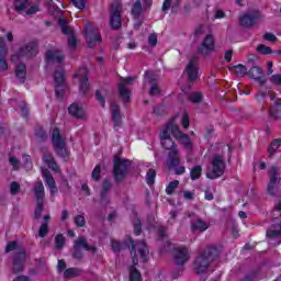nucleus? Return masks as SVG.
<instances>
[{
	"label": "nucleus",
	"instance_id": "37998d69",
	"mask_svg": "<svg viewBox=\"0 0 281 281\" xmlns=\"http://www.w3.org/2000/svg\"><path fill=\"white\" fill-rule=\"evenodd\" d=\"M190 102L193 104H201L203 102V93L201 92H193L189 95Z\"/></svg>",
	"mask_w": 281,
	"mask_h": 281
},
{
	"label": "nucleus",
	"instance_id": "6e6d98bb",
	"mask_svg": "<svg viewBox=\"0 0 281 281\" xmlns=\"http://www.w3.org/2000/svg\"><path fill=\"white\" fill-rule=\"evenodd\" d=\"M21 190V184L16 181L11 182L10 184V192L13 196H15V194H19V191Z\"/></svg>",
	"mask_w": 281,
	"mask_h": 281
},
{
	"label": "nucleus",
	"instance_id": "de8ad7c7",
	"mask_svg": "<svg viewBox=\"0 0 281 281\" xmlns=\"http://www.w3.org/2000/svg\"><path fill=\"white\" fill-rule=\"evenodd\" d=\"M280 145H281L280 138L272 140L270 147L268 148L269 155H274L276 150H278L280 148Z\"/></svg>",
	"mask_w": 281,
	"mask_h": 281
},
{
	"label": "nucleus",
	"instance_id": "052dcab7",
	"mask_svg": "<svg viewBox=\"0 0 281 281\" xmlns=\"http://www.w3.org/2000/svg\"><path fill=\"white\" fill-rule=\"evenodd\" d=\"M23 159V167L26 169H31L32 168V158L30 157V155H23L22 156Z\"/></svg>",
	"mask_w": 281,
	"mask_h": 281
},
{
	"label": "nucleus",
	"instance_id": "a18cd8bd",
	"mask_svg": "<svg viewBox=\"0 0 281 281\" xmlns=\"http://www.w3.org/2000/svg\"><path fill=\"white\" fill-rule=\"evenodd\" d=\"M179 188V180H173L171 182H169V184L166 188V192L169 195L175 194V190H177Z\"/></svg>",
	"mask_w": 281,
	"mask_h": 281
},
{
	"label": "nucleus",
	"instance_id": "ddd939ff",
	"mask_svg": "<svg viewBox=\"0 0 281 281\" xmlns=\"http://www.w3.org/2000/svg\"><path fill=\"white\" fill-rule=\"evenodd\" d=\"M89 74V70H87V67L81 66L77 72H75L74 78H81L79 81V91H81V93L85 95L89 89H90V85H89V78L87 77V75Z\"/></svg>",
	"mask_w": 281,
	"mask_h": 281
},
{
	"label": "nucleus",
	"instance_id": "412c9836",
	"mask_svg": "<svg viewBox=\"0 0 281 281\" xmlns=\"http://www.w3.org/2000/svg\"><path fill=\"white\" fill-rule=\"evenodd\" d=\"M110 111L112 113V122L114 126H122V113L120 106L116 103H111Z\"/></svg>",
	"mask_w": 281,
	"mask_h": 281
},
{
	"label": "nucleus",
	"instance_id": "a211bd4d",
	"mask_svg": "<svg viewBox=\"0 0 281 281\" xmlns=\"http://www.w3.org/2000/svg\"><path fill=\"white\" fill-rule=\"evenodd\" d=\"M248 77L251 78V80H256V82H259V85L267 83V78H265V71H262V68H260V66H252L248 70Z\"/></svg>",
	"mask_w": 281,
	"mask_h": 281
},
{
	"label": "nucleus",
	"instance_id": "bb28decb",
	"mask_svg": "<svg viewBox=\"0 0 281 281\" xmlns=\"http://www.w3.org/2000/svg\"><path fill=\"white\" fill-rule=\"evenodd\" d=\"M68 112L69 115H71L72 117H85V110H82V108L76 103H72L69 108H68Z\"/></svg>",
	"mask_w": 281,
	"mask_h": 281
},
{
	"label": "nucleus",
	"instance_id": "dca6fc26",
	"mask_svg": "<svg viewBox=\"0 0 281 281\" xmlns=\"http://www.w3.org/2000/svg\"><path fill=\"white\" fill-rule=\"evenodd\" d=\"M260 19V13L258 11H251L248 13H245L239 18V24L241 27L249 29L254 25H256V21Z\"/></svg>",
	"mask_w": 281,
	"mask_h": 281
},
{
	"label": "nucleus",
	"instance_id": "864d4df0",
	"mask_svg": "<svg viewBox=\"0 0 281 281\" xmlns=\"http://www.w3.org/2000/svg\"><path fill=\"white\" fill-rule=\"evenodd\" d=\"M267 238H270L271 240L276 238L281 237V231H276V229H268L266 233Z\"/></svg>",
	"mask_w": 281,
	"mask_h": 281
},
{
	"label": "nucleus",
	"instance_id": "3c124183",
	"mask_svg": "<svg viewBox=\"0 0 281 281\" xmlns=\"http://www.w3.org/2000/svg\"><path fill=\"white\" fill-rule=\"evenodd\" d=\"M55 247L56 249H63V247H65V236H63V234H58L55 237Z\"/></svg>",
	"mask_w": 281,
	"mask_h": 281
},
{
	"label": "nucleus",
	"instance_id": "0eeeda50",
	"mask_svg": "<svg viewBox=\"0 0 281 281\" xmlns=\"http://www.w3.org/2000/svg\"><path fill=\"white\" fill-rule=\"evenodd\" d=\"M269 175V183H268V194L271 196H276V194L280 193V167L272 166L268 172Z\"/></svg>",
	"mask_w": 281,
	"mask_h": 281
},
{
	"label": "nucleus",
	"instance_id": "f03ea898",
	"mask_svg": "<svg viewBox=\"0 0 281 281\" xmlns=\"http://www.w3.org/2000/svg\"><path fill=\"white\" fill-rule=\"evenodd\" d=\"M221 256V248L212 245L207 246L204 250L199 251L193 260V271L196 276H203L210 269V265Z\"/></svg>",
	"mask_w": 281,
	"mask_h": 281
},
{
	"label": "nucleus",
	"instance_id": "c9c22d12",
	"mask_svg": "<svg viewBox=\"0 0 281 281\" xmlns=\"http://www.w3.org/2000/svg\"><path fill=\"white\" fill-rule=\"evenodd\" d=\"M25 258H26L25 248L20 247V249L14 252L13 262H22V263H24L25 262Z\"/></svg>",
	"mask_w": 281,
	"mask_h": 281
},
{
	"label": "nucleus",
	"instance_id": "09e8293b",
	"mask_svg": "<svg viewBox=\"0 0 281 281\" xmlns=\"http://www.w3.org/2000/svg\"><path fill=\"white\" fill-rule=\"evenodd\" d=\"M9 164L12 166L13 170H20L21 168V160H19L16 156H9Z\"/></svg>",
	"mask_w": 281,
	"mask_h": 281
},
{
	"label": "nucleus",
	"instance_id": "2eb2a0df",
	"mask_svg": "<svg viewBox=\"0 0 281 281\" xmlns=\"http://www.w3.org/2000/svg\"><path fill=\"white\" fill-rule=\"evenodd\" d=\"M171 135H173L176 139H180L184 148L192 150V139L190 138V136H188V134H183V132H181V130H179V126L175 123L171 130Z\"/></svg>",
	"mask_w": 281,
	"mask_h": 281
},
{
	"label": "nucleus",
	"instance_id": "69168bd1",
	"mask_svg": "<svg viewBox=\"0 0 281 281\" xmlns=\"http://www.w3.org/2000/svg\"><path fill=\"white\" fill-rule=\"evenodd\" d=\"M148 45H149V47H157V33L149 34Z\"/></svg>",
	"mask_w": 281,
	"mask_h": 281
},
{
	"label": "nucleus",
	"instance_id": "f704fd0d",
	"mask_svg": "<svg viewBox=\"0 0 281 281\" xmlns=\"http://www.w3.org/2000/svg\"><path fill=\"white\" fill-rule=\"evenodd\" d=\"M128 243L131 244V247H132L131 256H132L133 267H137V265H139V259H137V249L135 248V241L133 240V238H128Z\"/></svg>",
	"mask_w": 281,
	"mask_h": 281
},
{
	"label": "nucleus",
	"instance_id": "5701e85b",
	"mask_svg": "<svg viewBox=\"0 0 281 281\" xmlns=\"http://www.w3.org/2000/svg\"><path fill=\"white\" fill-rule=\"evenodd\" d=\"M52 220V216L49 214L43 216V222L38 229V236L40 238H45L49 234V221Z\"/></svg>",
	"mask_w": 281,
	"mask_h": 281
},
{
	"label": "nucleus",
	"instance_id": "1a4fd4ad",
	"mask_svg": "<svg viewBox=\"0 0 281 281\" xmlns=\"http://www.w3.org/2000/svg\"><path fill=\"white\" fill-rule=\"evenodd\" d=\"M85 32L87 45L90 49L95 47V43H102V35H100V31L95 29L91 22H88L85 25Z\"/></svg>",
	"mask_w": 281,
	"mask_h": 281
},
{
	"label": "nucleus",
	"instance_id": "603ef678",
	"mask_svg": "<svg viewBox=\"0 0 281 281\" xmlns=\"http://www.w3.org/2000/svg\"><path fill=\"white\" fill-rule=\"evenodd\" d=\"M21 248H19V243L16 241H9L4 251L5 254H10V251H19Z\"/></svg>",
	"mask_w": 281,
	"mask_h": 281
},
{
	"label": "nucleus",
	"instance_id": "72a5a7b5",
	"mask_svg": "<svg viewBox=\"0 0 281 281\" xmlns=\"http://www.w3.org/2000/svg\"><path fill=\"white\" fill-rule=\"evenodd\" d=\"M55 86L63 87L65 83V70H55L54 72Z\"/></svg>",
	"mask_w": 281,
	"mask_h": 281
},
{
	"label": "nucleus",
	"instance_id": "423d86ee",
	"mask_svg": "<svg viewBox=\"0 0 281 281\" xmlns=\"http://www.w3.org/2000/svg\"><path fill=\"white\" fill-rule=\"evenodd\" d=\"M122 2L120 0H114L110 5V27L111 30L122 29Z\"/></svg>",
	"mask_w": 281,
	"mask_h": 281
},
{
	"label": "nucleus",
	"instance_id": "cd10ccee",
	"mask_svg": "<svg viewBox=\"0 0 281 281\" xmlns=\"http://www.w3.org/2000/svg\"><path fill=\"white\" fill-rule=\"evenodd\" d=\"M79 276H82V270L79 268H68L64 271V278L66 280H71L74 278H78Z\"/></svg>",
	"mask_w": 281,
	"mask_h": 281
},
{
	"label": "nucleus",
	"instance_id": "c85d7f7f",
	"mask_svg": "<svg viewBox=\"0 0 281 281\" xmlns=\"http://www.w3.org/2000/svg\"><path fill=\"white\" fill-rule=\"evenodd\" d=\"M138 254L140 258L143 259V262H148V246L145 241H138Z\"/></svg>",
	"mask_w": 281,
	"mask_h": 281
},
{
	"label": "nucleus",
	"instance_id": "7ed1b4c3",
	"mask_svg": "<svg viewBox=\"0 0 281 281\" xmlns=\"http://www.w3.org/2000/svg\"><path fill=\"white\" fill-rule=\"evenodd\" d=\"M50 142L57 157H61V159H67V157H69L70 151L67 147V138L63 137L60 128L54 127L52 130Z\"/></svg>",
	"mask_w": 281,
	"mask_h": 281
},
{
	"label": "nucleus",
	"instance_id": "393cba45",
	"mask_svg": "<svg viewBox=\"0 0 281 281\" xmlns=\"http://www.w3.org/2000/svg\"><path fill=\"white\" fill-rule=\"evenodd\" d=\"M33 192L36 201H45V187L43 186V181L35 182Z\"/></svg>",
	"mask_w": 281,
	"mask_h": 281
},
{
	"label": "nucleus",
	"instance_id": "bf43d9fd",
	"mask_svg": "<svg viewBox=\"0 0 281 281\" xmlns=\"http://www.w3.org/2000/svg\"><path fill=\"white\" fill-rule=\"evenodd\" d=\"M24 269L25 267L23 266V262L13 261V273H21Z\"/></svg>",
	"mask_w": 281,
	"mask_h": 281
},
{
	"label": "nucleus",
	"instance_id": "0e129e2a",
	"mask_svg": "<svg viewBox=\"0 0 281 281\" xmlns=\"http://www.w3.org/2000/svg\"><path fill=\"white\" fill-rule=\"evenodd\" d=\"M72 5H75V8H78L79 10H85L86 5H87V0H71Z\"/></svg>",
	"mask_w": 281,
	"mask_h": 281
},
{
	"label": "nucleus",
	"instance_id": "4c0bfd02",
	"mask_svg": "<svg viewBox=\"0 0 281 281\" xmlns=\"http://www.w3.org/2000/svg\"><path fill=\"white\" fill-rule=\"evenodd\" d=\"M130 281H142V273L135 266L130 267Z\"/></svg>",
	"mask_w": 281,
	"mask_h": 281
},
{
	"label": "nucleus",
	"instance_id": "e2e57ef3",
	"mask_svg": "<svg viewBox=\"0 0 281 281\" xmlns=\"http://www.w3.org/2000/svg\"><path fill=\"white\" fill-rule=\"evenodd\" d=\"M111 188H113V183H111V181L109 180H104L102 183L101 192L109 194V192L111 191Z\"/></svg>",
	"mask_w": 281,
	"mask_h": 281
},
{
	"label": "nucleus",
	"instance_id": "473e14b6",
	"mask_svg": "<svg viewBox=\"0 0 281 281\" xmlns=\"http://www.w3.org/2000/svg\"><path fill=\"white\" fill-rule=\"evenodd\" d=\"M26 74H27V67L25 66V64L21 63L20 65L16 66L15 76L20 80H22V82H24L23 80H25Z\"/></svg>",
	"mask_w": 281,
	"mask_h": 281
},
{
	"label": "nucleus",
	"instance_id": "2f4dec72",
	"mask_svg": "<svg viewBox=\"0 0 281 281\" xmlns=\"http://www.w3.org/2000/svg\"><path fill=\"white\" fill-rule=\"evenodd\" d=\"M27 5H30L29 0H15L14 10L18 14H22L24 10H27Z\"/></svg>",
	"mask_w": 281,
	"mask_h": 281
},
{
	"label": "nucleus",
	"instance_id": "79ce46f5",
	"mask_svg": "<svg viewBox=\"0 0 281 281\" xmlns=\"http://www.w3.org/2000/svg\"><path fill=\"white\" fill-rule=\"evenodd\" d=\"M155 177H157V171L155 169H148L146 177H145L147 184L154 186Z\"/></svg>",
	"mask_w": 281,
	"mask_h": 281
},
{
	"label": "nucleus",
	"instance_id": "58836bf2",
	"mask_svg": "<svg viewBox=\"0 0 281 281\" xmlns=\"http://www.w3.org/2000/svg\"><path fill=\"white\" fill-rule=\"evenodd\" d=\"M44 207H45V201H36V206L34 211L35 221H38V218H41Z\"/></svg>",
	"mask_w": 281,
	"mask_h": 281
},
{
	"label": "nucleus",
	"instance_id": "9d476101",
	"mask_svg": "<svg viewBox=\"0 0 281 281\" xmlns=\"http://www.w3.org/2000/svg\"><path fill=\"white\" fill-rule=\"evenodd\" d=\"M38 54V44L30 42L22 46L19 52L11 56V60H19V58H34Z\"/></svg>",
	"mask_w": 281,
	"mask_h": 281
},
{
	"label": "nucleus",
	"instance_id": "c03bdc74",
	"mask_svg": "<svg viewBox=\"0 0 281 281\" xmlns=\"http://www.w3.org/2000/svg\"><path fill=\"white\" fill-rule=\"evenodd\" d=\"M145 80L146 82H149V85H157V80H159V77L153 71H146L145 72Z\"/></svg>",
	"mask_w": 281,
	"mask_h": 281
},
{
	"label": "nucleus",
	"instance_id": "9b49d317",
	"mask_svg": "<svg viewBox=\"0 0 281 281\" xmlns=\"http://www.w3.org/2000/svg\"><path fill=\"white\" fill-rule=\"evenodd\" d=\"M215 47H216V44L214 41V35L207 34L203 38L200 46H198V54H200V56H204V58H205V57L210 56V54H212V52H214Z\"/></svg>",
	"mask_w": 281,
	"mask_h": 281
},
{
	"label": "nucleus",
	"instance_id": "39448f33",
	"mask_svg": "<svg viewBox=\"0 0 281 281\" xmlns=\"http://www.w3.org/2000/svg\"><path fill=\"white\" fill-rule=\"evenodd\" d=\"M128 168H131V160L126 158H121L120 154L114 156V166H113V175L116 183H122L124 179H126V175H128Z\"/></svg>",
	"mask_w": 281,
	"mask_h": 281
},
{
	"label": "nucleus",
	"instance_id": "f257e3e1",
	"mask_svg": "<svg viewBox=\"0 0 281 281\" xmlns=\"http://www.w3.org/2000/svg\"><path fill=\"white\" fill-rule=\"evenodd\" d=\"M172 126H175V119H171L167 123L165 130L161 132L160 144L165 150L169 151L167 165L179 166V164H181L179 158V149L177 148V144H175V140H172V137H170V133L172 134Z\"/></svg>",
	"mask_w": 281,
	"mask_h": 281
},
{
	"label": "nucleus",
	"instance_id": "13d9d810",
	"mask_svg": "<svg viewBox=\"0 0 281 281\" xmlns=\"http://www.w3.org/2000/svg\"><path fill=\"white\" fill-rule=\"evenodd\" d=\"M75 225L77 227H85V225H87V220L82 215H77L75 217Z\"/></svg>",
	"mask_w": 281,
	"mask_h": 281
},
{
	"label": "nucleus",
	"instance_id": "4468645a",
	"mask_svg": "<svg viewBox=\"0 0 281 281\" xmlns=\"http://www.w3.org/2000/svg\"><path fill=\"white\" fill-rule=\"evenodd\" d=\"M133 82H135V78L127 77L119 83V97L121 100H123V102H131V91L127 89V87H131Z\"/></svg>",
	"mask_w": 281,
	"mask_h": 281
},
{
	"label": "nucleus",
	"instance_id": "ea45409f",
	"mask_svg": "<svg viewBox=\"0 0 281 281\" xmlns=\"http://www.w3.org/2000/svg\"><path fill=\"white\" fill-rule=\"evenodd\" d=\"M35 137L38 139V142H47V138L49 137L47 135V132L43 127H37L35 130Z\"/></svg>",
	"mask_w": 281,
	"mask_h": 281
},
{
	"label": "nucleus",
	"instance_id": "f8f14e48",
	"mask_svg": "<svg viewBox=\"0 0 281 281\" xmlns=\"http://www.w3.org/2000/svg\"><path fill=\"white\" fill-rule=\"evenodd\" d=\"M186 72L189 82H196L199 80V57L192 56L190 58Z\"/></svg>",
	"mask_w": 281,
	"mask_h": 281
},
{
	"label": "nucleus",
	"instance_id": "338daca9",
	"mask_svg": "<svg viewBox=\"0 0 281 281\" xmlns=\"http://www.w3.org/2000/svg\"><path fill=\"white\" fill-rule=\"evenodd\" d=\"M95 98H97V101L101 104L102 109H104L106 106V101L102 97V93L100 92V90L95 91Z\"/></svg>",
	"mask_w": 281,
	"mask_h": 281
},
{
	"label": "nucleus",
	"instance_id": "4be33fe9",
	"mask_svg": "<svg viewBox=\"0 0 281 281\" xmlns=\"http://www.w3.org/2000/svg\"><path fill=\"white\" fill-rule=\"evenodd\" d=\"M46 60L48 63H58V65H60L63 64V60H65V55H63L60 50H47Z\"/></svg>",
	"mask_w": 281,
	"mask_h": 281
},
{
	"label": "nucleus",
	"instance_id": "680f3d73",
	"mask_svg": "<svg viewBox=\"0 0 281 281\" xmlns=\"http://www.w3.org/2000/svg\"><path fill=\"white\" fill-rule=\"evenodd\" d=\"M77 45H78V40L76 38V35H70L68 37L69 49H76Z\"/></svg>",
	"mask_w": 281,
	"mask_h": 281
},
{
	"label": "nucleus",
	"instance_id": "a878e982",
	"mask_svg": "<svg viewBox=\"0 0 281 281\" xmlns=\"http://www.w3.org/2000/svg\"><path fill=\"white\" fill-rule=\"evenodd\" d=\"M207 223L203 221L201 217H198L192 224H191V232H200V234H203L207 229Z\"/></svg>",
	"mask_w": 281,
	"mask_h": 281
},
{
	"label": "nucleus",
	"instance_id": "c756f323",
	"mask_svg": "<svg viewBox=\"0 0 281 281\" xmlns=\"http://www.w3.org/2000/svg\"><path fill=\"white\" fill-rule=\"evenodd\" d=\"M269 117H271V120H280L281 117L280 102H274V106L269 110Z\"/></svg>",
	"mask_w": 281,
	"mask_h": 281
},
{
	"label": "nucleus",
	"instance_id": "a19ab883",
	"mask_svg": "<svg viewBox=\"0 0 281 281\" xmlns=\"http://www.w3.org/2000/svg\"><path fill=\"white\" fill-rule=\"evenodd\" d=\"M235 69H236V76L238 78H245V76H248V70L247 67L243 64L239 65H235Z\"/></svg>",
	"mask_w": 281,
	"mask_h": 281
},
{
	"label": "nucleus",
	"instance_id": "7c9ffc66",
	"mask_svg": "<svg viewBox=\"0 0 281 281\" xmlns=\"http://www.w3.org/2000/svg\"><path fill=\"white\" fill-rule=\"evenodd\" d=\"M142 12H144V9L142 8V1L136 0V3L132 7V16L139 21V16H142Z\"/></svg>",
	"mask_w": 281,
	"mask_h": 281
},
{
	"label": "nucleus",
	"instance_id": "6e6552de",
	"mask_svg": "<svg viewBox=\"0 0 281 281\" xmlns=\"http://www.w3.org/2000/svg\"><path fill=\"white\" fill-rule=\"evenodd\" d=\"M211 164H212V170L210 172H206L207 179L214 180L225 175V158H223V156L221 155L213 156Z\"/></svg>",
	"mask_w": 281,
	"mask_h": 281
},
{
	"label": "nucleus",
	"instance_id": "f3484780",
	"mask_svg": "<svg viewBox=\"0 0 281 281\" xmlns=\"http://www.w3.org/2000/svg\"><path fill=\"white\" fill-rule=\"evenodd\" d=\"M190 260V250L187 247H180L176 249L175 263L179 267H183L186 262Z\"/></svg>",
	"mask_w": 281,
	"mask_h": 281
},
{
	"label": "nucleus",
	"instance_id": "774afa93",
	"mask_svg": "<svg viewBox=\"0 0 281 281\" xmlns=\"http://www.w3.org/2000/svg\"><path fill=\"white\" fill-rule=\"evenodd\" d=\"M270 82H272V85H277L281 87V75L280 74L272 75L270 77Z\"/></svg>",
	"mask_w": 281,
	"mask_h": 281
},
{
	"label": "nucleus",
	"instance_id": "6ab92c4d",
	"mask_svg": "<svg viewBox=\"0 0 281 281\" xmlns=\"http://www.w3.org/2000/svg\"><path fill=\"white\" fill-rule=\"evenodd\" d=\"M44 164L53 170V172H60V167H58V164L56 162V158H54V154L49 151H44L42 157Z\"/></svg>",
	"mask_w": 281,
	"mask_h": 281
},
{
	"label": "nucleus",
	"instance_id": "b1692460",
	"mask_svg": "<svg viewBox=\"0 0 281 281\" xmlns=\"http://www.w3.org/2000/svg\"><path fill=\"white\" fill-rule=\"evenodd\" d=\"M43 178L45 179L50 190V194H56V192H58V189L56 188V180H54V176H52V172H49V170L44 171Z\"/></svg>",
	"mask_w": 281,
	"mask_h": 281
},
{
	"label": "nucleus",
	"instance_id": "4d7b16f0",
	"mask_svg": "<svg viewBox=\"0 0 281 281\" xmlns=\"http://www.w3.org/2000/svg\"><path fill=\"white\" fill-rule=\"evenodd\" d=\"M102 167L100 165H97L95 168L92 170V179L93 181H100L101 179V172Z\"/></svg>",
	"mask_w": 281,
	"mask_h": 281
},
{
	"label": "nucleus",
	"instance_id": "e433bc0d",
	"mask_svg": "<svg viewBox=\"0 0 281 281\" xmlns=\"http://www.w3.org/2000/svg\"><path fill=\"white\" fill-rule=\"evenodd\" d=\"M202 172H203V168L199 165L191 168L190 177H191L192 181H196V179H201Z\"/></svg>",
	"mask_w": 281,
	"mask_h": 281
},
{
	"label": "nucleus",
	"instance_id": "aec40b11",
	"mask_svg": "<svg viewBox=\"0 0 281 281\" xmlns=\"http://www.w3.org/2000/svg\"><path fill=\"white\" fill-rule=\"evenodd\" d=\"M7 56L8 46H5L3 37H0V71H7L8 69V60L5 59Z\"/></svg>",
	"mask_w": 281,
	"mask_h": 281
},
{
	"label": "nucleus",
	"instance_id": "49530a36",
	"mask_svg": "<svg viewBox=\"0 0 281 281\" xmlns=\"http://www.w3.org/2000/svg\"><path fill=\"white\" fill-rule=\"evenodd\" d=\"M257 52L259 54H262L263 56H267L269 54H273V49H271V47L265 45V44H259L257 46Z\"/></svg>",
	"mask_w": 281,
	"mask_h": 281
},
{
	"label": "nucleus",
	"instance_id": "5fc2aeb1",
	"mask_svg": "<svg viewBox=\"0 0 281 281\" xmlns=\"http://www.w3.org/2000/svg\"><path fill=\"white\" fill-rule=\"evenodd\" d=\"M111 247L114 254H120L122 251V243L115 239H111Z\"/></svg>",
	"mask_w": 281,
	"mask_h": 281
},
{
	"label": "nucleus",
	"instance_id": "20e7f679",
	"mask_svg": "<svg viewBox=\"0 0 281 281\" xmlns=\"http://www.w3.org/2000/svg\"><path fill=\"white\" fill-rule=\"evenodd\" d=\"M82 249L90 251L93 256L94 254H98V247L95 245H89L87 237L81 236L75 240L72 246L71 256L75 260H82L85 258V252H82Z\"/></svg>",
	"mask_w": 281,
	"mask_h": 281
},
{
	"label": "nucleus",
	"instance_id": "8fccbe9b",
	"mask_svg": "<svg viewBox=\"0 0 281 281\" xmlns=\"http://www.w3.org/2000/svg\"><path fill=\"white\" fill-rule=\"evenodd\" d=\"M19 109L22 111V117H25V120H27V117H30V109H27V103H25V101H21L19 104Z\"/></svg>",
	"mask_w": 281,
	"mask_h": 281
}]
</instances>
